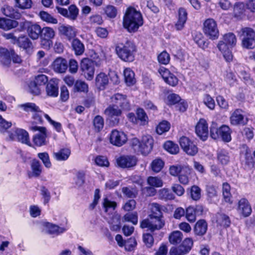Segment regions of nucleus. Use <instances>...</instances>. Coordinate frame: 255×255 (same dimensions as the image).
<instances>
[{
  "instance_id": "f257e3e1",
  "label": "nucleus",
  "mask_w": 255,
  "mask_h": 255,
  "mask_svg": "<svg viewBox=\"0 0 255 255\" xmlns=\"http://www.w3.org/2000/svg\"><path fill=\"white\" fill-rule=\"evenodd\" d=\"M163 206L157 203H152L150 208V213L147 219L142 220L140 227L147 228L151 232L158 230L163 227L165 222L163 215Z\"/></svg>"
},
{
  "instance_id": "f03ea898",
  "label": "nucleus",
  "mask_w": 255,
  "mask_h": 255,
  "mask_svg": "<svg viewBox=\"0 0 255 255\" xmlns=\"http://www.w3.org/2000/svg\"><path fill=\"white\" fill-rule=\"evenodd\" d=\"M142 24L143 21L141 13L134 8H128L124 17L123 25L124 27L129 32H134L136 31Z\"/></svg>"
},
{
  "instance_id": "7ed1b4c3",
  "label": "nucleus",
  "mask_w": 255,
  "mask_h": 255,
  "mask_svg": "<svg viewBox=\"0 0 255 255\" xmlns=\"http://www.w3.org/2000/svg\"><path fill=\"white\" fill-rule=\"evenodd\" d=\"M237 41L236 35L232 32H229L223 35L218 42L217 47L228 62L232 60L233 55L230 49L236 45Z\"/></svg>"
},
{
  "instance_id": "20e7f679",
  "label": "nucleus",
  "mask_w": 255,
  "mask_h": 255,
  "mask_svg": "<svg viewBox=\"0 0 255 255\" xmlns=\"http://www.w3.org/2000/svg\"><path fill=\"white\" fill-rule=\"evenodd\" d=\"M115 50L118 57L125 62H132L134 59L136 47L130 41H127L125 44L118 43Z\"/></svg>"
},
{
  "instance_id": "39448f33",
  "label": "nucleus",
  "mask_w": 255,
  "mask_h": 255,
  "mask_svg": "<svg viewBox=\"0 0 255 255\" xmlns=\"http://www.w3.org/2000/svg\"><path fill=\"white\" fill-rule=\"evenodd\" d=\"M143 141H147V145L144 144L142 139L140 141L138 138L134 137L130 140V144L135 152L146 155L150 153L152 149L153 139L151 135H145L143 136Z\"/></svg>"
},
{
  "instance_id": "423d86ee",
  "label": "nucleus",
  "mask_w": 255,
  "mask_h": 255,
  "mask_svg": "<svg viewBox=\"0 0 255 255\" xmlns=\"http://www.w3.org/2000/svg\"><path fill=\"white\" fill-rule=\"evenodd\" d=\"M243 47L253 49L255 47V31L251 27H244L238 31Z\"/></svg>"
},
{
  "instance_id": "0eeeda50",
  "label": "nucleus",
  "mask_w": 255,
  "mask_h": 255,
  "mask_svg": "<svg viewBox=\"0 0 255 255\" xmlns=\"http://www.w3.org/2000/svg\"><path fill=\"white\" fill-rule=\"evenodd\" d=\"M231 134L230 128L226 125H223L218 128L216 125H213L210 128V136L214 139L221 138L224 141L228 142L232 139Z\"/></svg>"
},
{
  "instance_id": "6e6552de",
  "label": "nucleus",
  "mask_w": 255,
  "mask_h": 255,
  "mask_svg": "<svg viewBox=\"0 0 255 255\" xmlns=\"http://www.w3.org/2000/svg\"><path fill=\"white\" fill-rule=\"evenodd\" d=\"M203 31L210 39L218 38L219 34L216 22L212 18H208L204 23Z\"/></svg>"
},
{
  "instance_id": "1a4fd4ad",
  "label": "nucleus",
  "mask_w": 255,
  "mask_h": 255,
  "mask_svg": "<svg viewBox=\"0 0 255 255\" xmlns=\"http://www.w3.org/2000/svg\"><path fill=\"white\" fill-rule=\"evenodd\" d=\"M80 69L85 78L88 80L93 79L95 73V66L94 63L88 59L82 60Z\"/></svg>"
},
{
  "instance_id": "9d476101",
  "label": "nucleus",
  "mask_w": 255,
  "mask_h": 255,
  "mask_svg": "<svg viewBox=\"0 0 255 255\" xmlns=\"http://www.w3.org/2000/svg\"><path fill=\"white\" fill-rule=\"evenodd\" d=\"M30 129L33 131H39V133L35 134L33 138L34 143L38 146L45 144L47 136L46 128L43 127L32 126L30 127Z\"/></svg>"
},
{
  "instance_id": "9b49d317",
  "label": "nucleus",
  "mask_w": 255,
  "mask_h": 255,
  "mask_svg": "<svg viewBox=\"0 0 255 255\" xmlns=\"http://www.w3.org/2000/svg\"><path fill=\"white\" fill-rule=\"evenodd\" d=\"M9 137L12 140H18L23 143L30 145L28 133L24 129L15 128L12 132L9 133Z\"/></svg>"
},
{
  "instance_id": "f8f14e48",
  "label": "nucleus",
  "mask_w": 255,
  "mask_h": 255,
  "mask_svg": "<svg viewBox=\"0 0 255 255\" xmlns=\"http://www.w3.org/2000/svg\"><path fill=\"white\" fill-rule=\"evenodd\" d=\"M179 143L183 150L188 155L194 156L198 152V148L188 137L182 136Z\"/></svg>"
},
{
  "instance_id": "ddd939ff",
  "label": "nucleus",
  "mask_w": 255,
  "mask_h": 255,
  "mask_svg": "<svg viewBox=\"0 0 255 255\" xmlns=\"http://www.w3.org/2000/svg\"><path fill=\"white\" fill-rule=\"evenodd\" d=\"M126 134L123 131L115 129L110 133V142L116 146H121L127 141Z\"/></svg>"
},
{
  "instance_id": "4468645a",
  "label": "nucleus",
  "mask_w": 255,
  "mask_h": 255,
  "mask_svg": "<svg viewBox=\"0 0 255 255\" xmlns=\"http://www.w3.org/2000/svg\"><path fill=\"white\" fill-rule=\"evenodd\" d=\"M195 132L197 135L202 140H206L208 136V126L206 121L200 119L195 127Z\"/></svg>"
},
{
  "instance_id": "2eb2a0df",
  "label": "nucleus",
  "mask_w": 255,
  "mask_h": 255,
  "mask_svg": "<svg viewBox=\"0 0 255 255\" xmlns=\"http://www.w3.org/2000/svg\"><path fill=\"white\" fill-rule=\"evenodd\" d=\"M59 34L64 36L68 40H71L77 35V29L73 26L62 24L58 28Z\"/></svg>"
},
{
  "instance_id": "dca6fc26",
  "label": "nucleus",
  "mask_w": 255,
  "mask_h": 255,
  "mask_svg": "<svg viewBox=\"0 0 255 255\" xmlns=\"http://www.w3.org/2000/svg\"><path fill=\"white\" fill-rule=\"evenodd\" d=\"M118 165L123 168L134 166L137 163V159L133 155H122L116 159Z\"/></svg>"
},
{
  "instance_id": "f3484780",
  "label": "nucleus",
  "mask_w": 255,
  "mask_h": 255,
  "mask_svg": "<svg viewBox=\"0 0 255 255\" xmlns=\"http://www.w3.org/2000/svg\"><path fill=\"white\" fill-rule=\"evenodd\" d=\"M111 100L117 107L119 106L121 108L122 111H128L130 109L129 101L126 95L118 93L113 96Z\"/></svg>"
},
{
  "instance_id": "a211bd4d",
  "label": "nucleus",
  "mask_w": 255,
  "mask_h": 255,
  "mask_svg": "<svg viewBox=\"0 0 255 255\" xmlns=\"http://www.w3.org/2000/svg\"><path fill=\"white\" fill-rule=\"evenodd\" d=\"M237 210L244 217H249L252 212V209L249 202L245 198H243L239 201Z\"/></svg>"
},
{
  "instance_id": "6ab92c4d",
  "label": "nucleus",
  "mask_w": 255,
  "mask_h": 255,
  "mask_svg": "<svg viewBox=\"0 0 255 255\" xmlns=\"http://www.w3.org/2000/svg\"><path fill=\"white\" fill-rule=\"evenodd\" d=\"M52 68L57 73H65L68 68V62L66 59L61 57L56 58L52 63Z\"/></svg>"
},
{
  "instance_id": "aec40b11",
  "label": "nucleus",
  "mask_w": 255,
  "mask_h": 255,
  "mask_svg": "<svg viewBox=\"0 0 255 255\" xmlns=\"http://www.w3.org/2000/svg\"><path fill=\"white\" fill-rule=\"evenodd\" d=\"M208 223L205 219L198 220L193 227V232L196 236L203 237L208 230Z\"/></svg>"
},
{
  "instance_id": "412c9836",
  "label": "nucleus",
  "mask_w": 255,
  "mask_h": 255,
  "mask_svg": "<svg viewBox=\"0 0 255 255\" xmlns=\"http://www.w3.org/2000/svg\"><path fill=\"white\" fill-rule=\"evenodd\" d=\"M43 226L48 234L55 236H59L66 231L64 227H60L57 225L48 222H44Z\"/></svg>"
},
{
  "instance_id": "4be33fe9",
  "label": "nucleus",
  "mask_w": 255,
  "mask_h": 255,
  "mask_svg": "<svg viewBox=\"0 0 255 255\" xmlns=\"http://www.w3.org/2000/svg\"><path fill=\"white\" fill-rule=\"evenodd\" d=\"M231 124L234 126L245 125L247 124V119H245L241 110L237 109L230 117Z\"/></svg>"
},
{
  "instance_id": "5701e85b",
  "label": "nucleus",
  "mask_w": 255,
  "mask_h": 255,
  "mask_svg": "<svg viewBox=\"0 0 255 255\" xmlns=\"http://www.w3.org/2000/svg\"><path fill=\"white\" fill-rule=\"evenodd\" d=\"M122 110L119 109L115 104L110 105L105 111V114L107 117L112 120L113 118L115 119V122L118 123L119 120L117 118L122 114Z\"/></svg>"
},
{
  "instance_id": "b1692460",
  "label": "nucleus",
  "mask_w": 255,
  "mask_h": 255,
  "mask_svg": "<svg viewBox=\"0 0 255 255\" xmlns=\"http://www.w3.org/2000/svg\"><path fill=\"white\" fill-rule=\"evenodd\" d=\"M31 171L28 173L29 178L38 177L42 173V167L40 162L37 159H33L30 163Z\"/></svg>"
},
{
  "instance_id": "393cba45",
  "label": "nucleus",
  "mask_w": 255,
  "mask_h": 255,
  "mask_svg": "<svg viewBox=\"0 0 255 255\" xmlns=\"http://www.w3.org/2000/svg\"><path fill=\"white\" fill-rule=\"evenodd\" d=\"M109 84V77L104 73H99L96 77L95 85L100 90H104Z\"/></svg>"
},
{
  "instance_id": "a878e982",
  "label": "nucleus",
  "mask_w": 255,
  "mask_h": 255,
  "mask_svg": "<svg viewBox=\"0 0 255 255\" xmlns=\"http://www.w3.org/2000/svg\"><path fill=\"white\" fill-rule=\"evenodd\" d=\"M178 13V20L175 23V26L177 30H180L183 29L184 26L187 19V13L184 8H180Z\"/></svg>"
},
{
  "instance_id": "bb28decb",
  "label": "nucleus",
  "mask_w": 255,
  "mask_h": 255,
  "mask_svg": "<svg viewBox=\"0 0 255 255\" xmlns=\"http://www.w3.org/2000/svg\"><path fill=\"white\" fill-rule=\"evenodd\" d=\"M178 246L183 255L187 254L191 251L193 246V240L191 238H186L184 240H182L181 243Z\"/></svg>"
},
{
  "instance_id": "cd10ccee",
  "label": "nucleus",
  "mask_w": 255,
  "mask_h": 255,
  "mask_svg": "<svg viewBox=\"0 0 255 255\" xmlns=\"http://www.w3.org/2000/svg\"><path fill=\"white\" fill-rule=\"evenodd\" d=\"M41 30L40 26L37 24H30L27 30L29 36L33 40L38 39L40 34L41 35Z\"/></svg>"
},
{
  "instance_id": "c85d7f7f",
  "label": "nucleus",
  "mask_w": 255,
  "mask_h": 255,
  "mask_svg": "<svg viewBox=\"0 0 255 255\" xmlns=\"http://www.w3.org/2000/svg\"><path fill=\"white\" fill-rule=\"evenodd\" d=\"M2 13L6 16L15 19H19L21 16V13L12 6L4 5L1 9Z\"/></svg>"
},
{
  "instance_id": "c756f323",
  "label": "nucleus",
  "mask_w": 255,
  "mask_h": 255,
  "mask_svg": "<svg viewBox=\"0 0 255 255\" xmlns=\"http://www.w3.org/2000/svg\"><path fill=\"white\" fill-rule=\"evenodd\" d=\"M46 91L48 96L54 97H57L59 92L57 81L55 80H50L47 85Z\"/></svg>"
},
{
  "instance_id": "7c9ffc66",
  "label": "nucleus",
  "mask_w": 255,
  "mask_h": 255,
  "mask_svg": "<svg viewBox=\"0 0 255 255\" xmlns=\"http://www.w3.org/2000/svg\"><path fill=\"white\" fill-rule=\"evenodd\" d=\"M183 234L179 231L172 232L169 236V243L174 246L179 245L183 240Z\"/></svg>"
},
{
  "instance_id": "2f4dec72",
  "label": "nucleus",
  "mask_w": 255,
  "mask_h": 255,
  "mask_svg": "<svg viewBox=\"0 0 255 255\" xmlns=\"http://www.w3.org/2000/svg\"><path fill=\"white\" fill-rule=\"evenodd\" d=\"M18 24V22L15 20L0 17V28L4 30L15 28Z\"/></svg>"
},
{
  "instance_id": "473e14b6",
  "label": "nucleus",
  "mask_w": 255,
  "mask_h": 255,
  "mask_svg": "<svg viewBox=\"0 0 255 255\" xmlns=\"http://www.w3.org/2000/svg\"><path fill=\"white\" fill-rule=\"evenodd\" d=\"M71 154V151L69 148H62L56 152H54L53 156L58 161H64L67 160Z\"/></svg>"
},
{
  "instance_id": "72a5a7b5",
  "label": "nucleus",
  "mask_w": 255,
  "mask_h": 255,
  "mask_svg": "<svg viewBox=\"0 0 255 255\" xmlns=\"http://www.w3.org/2000/svg\"><path fill=\"white\" fill-rule=\"evenodd\" d=\"M72 47L76 55H81L84 52V45L78 38L73 39L72 42Z\"/></svg>"
},
{
  "instance_id": "f704fd0d",
  "label": "nucleus",
  "mask_w": 255,
  "mask_h": 255,
  "mask_svg": "<svg viewBox=\"0 0 255 255\" xmlns=\"http://www.w3.org/2000/svg\"><path fill=\"white\" fill-rule=\"evenodd\" d=\"M11 51L0 48V62L4 65H8L10 63Z\"/></svg>"
},
{
  "instance_id": "c9c22d12",
  "label": "nucleus",
  "mask_w": 255,
  "mask_h": 255,
  "mask_svg": "<svg viewBox=\"0 0 255 255\" xmlns=\"http://www.w3.org/2000/svg\"><path fill=\"white\" fill-rule=\"evenodd\" d=\"M137 124L139 122V125L142 126L146 125L148 124V118L144 112L141 108H138L136 110Z\"/></svg>"
},
{
  "instance_id": "e433bc0d",
  "label": "nucleus",
  "mask_w": 255,
  "mask_h": 255,
  "mask_svg": "<svg viewBox=\"0 0 255 255\" xmlns=\"http://www.w3.org/2000/svg\"><path fill=\"white\" fill-rule=\"evenodd\" d=\"M183 171L188 172V166L177 164L172 165L169 168L170 174L174 176L179 175Z\"/></svg>"
},
{
  "instance_id": "4c0bfd02",
  "label": "nucleus",
  "mask_w": 255,
  "mask_h": 255,
  "mask_svg": "<svg viewBox=\"0 0 255 255\" xmlns=\"http://www.w3.org/2000/svg\"><path fill=\"white\" fill-rule=\"evenodd\" d=\"M73 89L75 92L87 93L89 91V86L85 81L78 80L74 84Z\"/></svg>"
},
{
  "instance_id": "58836bf2",
  "label": "nucleus",
  "mask_w": 255,
  "mask_h": 255,
  "mask_svg": "<svg viewBox=\"0 0 255 255\" xmlns=\"http://www.w3.org/2000/svg\"><path fill=\"white\" fill-rule=\"evenodd\" d=\"M125 80L128 86L133 85L135 82L134 73L130 68H126L124 72Z\"/></svg>"
},
{
  "instance_id": "ea45409f",
  "label": "nucleus",
  "mask_w": 255,
  "mask_h": 255,
  "mask_svg": "<svg viewBox=\"0 0 255 255\" xmlns=\"http://www.w3.org/2000/svg\"><path fill=\"white\" fill-rule=\"evenodd\" d=\"M123 222H129L135 225L138 223V215L136 212L127 213L122 218Z\"/></svg>"
},
{
  "instance_id": "a19ab883",
  "label": "nucleus",
  "mask_w": 255,
  "mask_h": 255,
  "mask_svg": "<svg viewBox=\"0 0 255 255\" xmlns=\"http://www.w3.org/2000/svg\"><path fill=\"white\" fill-rule=\"evenodd\" d=\"M14 6L20 9H29L32 6L31 0H13Z\"/></svg>"
},
{
  "instance_id": "79ce46f5",
  "label": "nucleus",
  "mask_w": 255,
  "mask_h": 255,
  "mask_svg": "<svg viewBox=\"0 0 255 255\" xmlns=\"http://www.w3.org/2000/svg\"><path fill=\"white\" fill-rule=\"evenodd\" d=\"M164 165V163L161 159L156 158L152 161L150 166L153 172L158 173L161 170Z\"/></svg>"
},
{
  "instance_id": "37998d69",
  "label": "nucleus",
  "mask_w": 255,
  "mask_h": 255,
  "mask_svg": "<svg viewBox=\"0 0 255 255\" xmlns=\"http://www.w3.org/2000/svg\"><path fill=\"white\" fill-rule=\"evenodd\" d=\"M19 107L27 112H39V108L35 104L33 103H26L23 104L19 105Z\"/></svg>"
},
{
  "instance_id": "c03bdc74",
  "label": "nucleus",
  "mask_w": 255,
  "mask_h": 255,
  "mask_svg": "<svg viewBox=\"0 0 255 255\" xmlns=\"http://www.w3.org/2000/svg\"><path fill=\"white\" fill-rule=\"evenodd\" d=\"M17 41L19 46L24 49L29 48L32 46L30 40L25 36L19 37Z\"/></svg>"
},
{
  "instance_id": "a18cd8bd",
  "label": "nucleus",
  "mask_w": 255,
  "mask_h": 255,
  "mask_svg": "<svg viewBox=\"0 0 255 255\" xmlns=\"http://www.w3.org/2000/svg\"><path fill=\"white\" fill-rule=\"evenodd\" d=\"M218 160L221 164H227L230 160L228 152L224 149L220 150L218 152Z\"/></svg>"
},
{
  "instance_id": "49530a36",
  "label": "nucleus",
  "mask_w": 255,
  "mask_h": 255,
  "mask_svg": "<svg viewBox=\"0 0 255 255\" xmlns=\"http://www.w3.org/2000/svg\"><path fill=\"white\" fill-rule=\"evenodd\" d=\"M148 184L151 187H160L163 185V182L162 180L157 177L149 176L147 179Z\"/></svg>"
},
{
  "instance_id": "de8ad7c7",
  "label": "nucleus",
  "mask_w": 255,
  "mask_h": 255,
  "mask_svg": "<svg viewBox=\"0 0 255 255\" xmlns=\"http://www.w3.org/2000/svg\"><path fill=\"white\" fill-rule=\"evenodd\" d=\"M164 149L171 154H176L179 151L178 145L171 141H167L164 144Z\"/></svg>"
},
{
  "instance_id": "09e8293b",
  "label": "nucleus",
  "mask_w": 255,
  "mask_h": 255,
  "mask_svg": "<svg viewBox=\"0 0 255 255\" xmlns=\"http://www.w3.org/2000/svg\"><path fill=\"white\" fill-rule=\"evenodd\" d=\"M85 174L83 171H79L75 174L74 179V184L77 187H81L85 182Z\"/></svg>"
},
{
  "instance_id": "8fccbe9b",
  "label": "nucleus",
  "mask_w": 255,
  "mask_h": 255,
  "mask_svg": "<svg viewBox=\"0 0 255 255\" xmlns=\"http://www.w3.org/2000/svg\"><path fill=\"white\" fill-rule=\"evenodd\" d=\"M186 219L190 223H194L196 219V210L192 207H188L185 212Z\"/></svg>"
},
{
  "instance_id": "3c124183",
  "label": "nucleus",
  "mask_w": 255,
  "mask_h": 255,
  "mask_svg": "<svg viewBox=\"0 0 255 255\" xmlns=\"http://www.w3.org/2000/svg\"><path fill=\"white\" fill-rule=\"evenodd\" d=\"M42 37H44L47 39H52L54 38L55 36V32L54 29L49 27H45L42 29L41 30Z\"/></svg>"
},
{
  "instance_id": "603ef678",
  "label": "nucleus",
  "mask_w": 255,
  "mask_h": 255,
  "mask_svg": "<svg viewBox=\"0 0 255 255\" xmlns=\"http://www.w3.org/2000/svg\"><path fill=\"white\" fill-rule=\"evenodd\" d=\"M170 128V124L167 121H163L159 124L156 128V132L159 134H162L164 132L169 130Z\"/></svg>"
},
{
  "instance_id": "864d4df0",
  "label": "nucleus",
  "mask_w": 255,
  "mask_h": 255,
  "mask_svg": "<svg viewBox=\"0 0 255 255\" xmlns=\"http://www.w3.org/2000/svg\"><path fill=\"white\" fill-rule=\"evenodd\" d=\"M194 40L196 43L201 48L204 49L207 47L208 44L205 41L202 34L201 33H197L194 36Z\"/></svg>"
},
{
  "instance_id": "5fc2aeb1",
  "label": "nucleus",
  "mask_w": 255,
  "mask_h": 255,
  "mask_svg": "<svg viewBox=\"0 0 255 255\" xmlns=\"http://www.w3.org/2000/svg\"><path fill=\"white\" fill-rule=\"evenodd\" d=\"M39 16L40 18L43 20L47 22L56 24L58 22L57 19L54 18L50 14L45 11H41L39 13Z\"/></svg>"
},
{
  "instance_id": "6e6d98bb",
  "label": "nucleus",
  "mask_w": 255,
  "mask_h": 255,
  "mask_svg": "<svg viewBox=\"0 0 255 255\" xmlns=\"http://www.w3.org/2000/svg\"><path fill=\"white\" fill-rule=\"evenodd\" d=\"M181 100L180 96L176 94H169L166 98V103L168 105H173L177 104Z\"/></svg>"
},
{
  "instance_id": "4d7b16f0",
  "label": "nucleus",
  "mask_w": 255,
  "mask_h": 255,
  "mask_svg": "<svg viewBox=\"0 0 255 255\" xmlns=\"http://www.w3.org/2000/svg\"><path fill=\"white\" fill-rule=\"evenodd\" d=\"M38 157L42 160L44 166L48 168L51 167V163L48 154L47 152H41L38 154Z\"/></svg>"
},
{
  "instance_id": "13d9d810",
  "label": "nucleus",
  "mask_w": 255,
  "mask_h": 255,
  "mask_svg": "<svg viewBox=\"0 0 255 255\" xmlns=\"http://www.w3.org/2000/svg\"><path fill=\"white\" fill-rule=\"evenodd\" d=\"M203 102L204 104L210 110H213L215 107L214 100L208 94L204 96Z\"/></svg>"
},
{
  "instance_id": "bf43d9fd",
  "label": "nucleus",
  "mask_w": 255,
  "mask_h": 255,
  "mask_svg": "<svg viewBox=\"0 0 255 255\" xmlns=\"http://www.w3.org/2000/svg\"><path fill=\"white\" fill-rule=\"evenodd\" d=\"M143 241L147 248H150L153 245L154 239L153 236L149 233L143 235Z\"/></svg>"
},
{
  "instance_id": "052dcab7",
  "label": "nucleus",
  "mask_w": 255,
  "mask_h": 255,
  "mask_svg": "<svg viewBox=\"0 0 255 255\" xmlns=\"http://www.w3.org/2000/svg\"><path fill=\"white\" fill-rule=\"evenodd\" d=\"M191 168L188 166V172L183 171L179 175V180L180 183L183 184H187L189 182V175L190 174Z\"/></svg>"
},
{
  "instance_id": "680f3d73",
  "label": "nucleus",
  "mask_w": 255,
  "mask_h": 255,
  "mask_svg": "<svg viewBox=\"0 0 255 255\" xmlns=\"http://www.w3.org/2000/svg\"><path fill=\"white\" fill-rule=\"evenodd\" d=\"M12 124L10 122H8L3 119L2 116H0V131L4 132L7 131V129L10 128Z\"/></svg>"
},
{
  "instance_id": "e2e57ef3",
  "label": "nucleus",
  "mask_w": 255,
  "mask_h": 255,
  "mask_svg": "<svg viewBox=\"0 0 255 255\" xmlns=\"http://www.w3.org/2000/svg\"><path fill=\"white\" fill-rule=\"evenodd\" d=\"M239 76L244 80L246 84L249 85H254L255 84L254 81L251 78L250 74L246 71H241Z\"/></svg>"
},
{
  "instance_id": "0e129e2a",
  "label": "nucleus",
  "mask_w": 255,
  "mask_h": 255,
  "mask_svg": "<svg viewBox=\"0 0 255 255\" xmlns=\"http://www.w3.org/2000/svg\"><path fill=\"white\" fill-rule=\"evenodd\" d=\"M79 10L75 5H71L69 7L68 18L71 20H75L78 16Z\"/></svg>"
},
{
  "instance_id": "69168bd1",
  "label": "nucleus",
  "mask_w": 255,
  "mask_h": 255,
  "mask_svg": "<svg viewBox=\"0 0 255 255\" xmlns=\"http://www.w3.org/2000/svg\"><path fill=\"white\" fill-rule=\"evenodd\" d=\"M93 124L96 129L99 131L103 128L104 124V120L102 117L97 116L94 118Z\"/></svg>"
},
{
  "instance_id": "338daca9",
  "label": "nucleus",
  "mask_w": 255,
  "mask_h": 255,
  "mask_svg": "<svg viewBox=\"0 0 255 255\" xmlns=\"http://www.w3.org/2000/svg\"><path fill=\"white\" fill-rule=\"evenodd\" d=\"M158 60L160 63L166 65L170 61V56L167 52L164 51L158 56Z\"/></svg>"
},
{
  "instance_id": "774afa93",
  "label": "nucleus",
  "mask_w": 255,
  "mask_h": 255,
  "mask_svg": "<svg viewBox=\"0 0 255 255\" xmlns=\"http://www.w3.org/2000/svg\"><path fill=\"white\" fill-rule=\"evenodd\" d=\"M105 12L110 18H114L116 16L117 10L113 5H108L105 8Z\"/></svg>"
}]
</instances>
